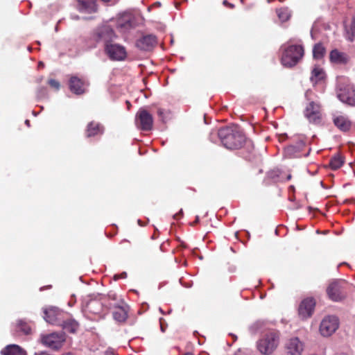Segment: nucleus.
I'll list each match as a JSON object with an SVG mask.
<instances>
[{
    "instance_id": "nucleus-1",
    "label": "nucleus",
    "mask_w": 355,
    "mask_h": 355,
    "mask_svg": "<svg viewBox=\"0 0 355 355\" xmlns=\"http://www.w3.org/2000/svg\"><path fill=\"white\" fill-rule=\"evenodd\" d=\"M220 139L223 146L230 150H235L241 148L245 141V136L238 127H226L218 131H211L209 139L214 141L215 137Z\"/></svg>"
},
{
    "instance_id": "nucleus-2",
    "label": "nucleus",
    "mask_w": 355,
    "mask_h": 355,
    "mask_svg": "<svg viewBox=\"0 0 355 355\" xmlns=\"http://www.w3.org/2000/svg\"><path fill=\"white\" fill-rule=\"evenodd\" d=\"M108 310L109 304H107V298L104 295H89L84 300L83 311L90 320L103 318L107 314Z\"/></svg>"
},
{
    "instance_id": "nucleus-3",
    "label": "nucleus",
    "mask_w": 355,
    "mask_h": 355,
    "mask_svg": "<svg viewBox=\"0 0 355 355\" xmlns=\"http://www.w3.org/2000/svg\"><path fill=\"white\" fill-rule=\"evenodd\" d=\"M337 96L343 103L355 105V88L345 78L338 79Z\"/></svg>"
},
{
    "instance_id": "nucleus-4",
    "label": "nucleus",
    "mask_w": 355,
    "mask_h": 355,
    "mask_svg": "<svg viewBox=\"0 0 355 355\" xmlns=\"http://www.w3.org/2000/svg\"><path fill=\"white\" fill-rule=\"evenodd\" d=\"M284 48L281 58L282 64L286 67H292L297 64L304 55V48L302 45H290Z\"/></svg>"
},
{
    "instance_id": "nucleus-5",
    "label": "nucleus",
    "mask_w": 355,
    "mask_h": 355,
    "mask_svg": "<svg viewBox=\"0 0 355 355\" xmlns=\"http://www.w3.org/2000/svg\"><path fill=\"white\" fill-rule=\"evenodd\" d=\"M293 142L284 148V155L286 157H306L309 154L310 149L307 153L302 154L303 149L306 147V137L303 135H296L293 137Z\"/></svg>"
},
{
    "instance_id": "nucleus-6",
    "label": "nucleus",
    "mask_w": 355,
    "mask_h": 355,
    "mask_svg": "<svg viewBox=\"0 0 355 355\" xmlns=\"http://www.w3.org/2000/svg\"><path fill=\"white\" fill-rule=\"evenodd\" d=\"M279 342L278 333L275 331H270L258 341V350L263 355H270L277 347Z\"/></svg>"
},
{
    "instance_id": "nucleus-7",
    "label": "nucleus",
    "mask_w": 355,
    "mask_h": 355,
    "mask_svg": "<svg viewBox=\"0 0 355 355\" xmlns=\"http://www.w3.org/2000/svg\"><path fill=\"white\" fill-rule=\"evenodd\" d=\"M66 341V335L63 332H53L40 336L41 343L54 350L60 349Z\"/></svg>"
},
{
    "instance_id": "nucleus-8",
    "label": "nucleus",
    "mask_w": 355,
    "mask_h": 355,
    "mask_svg": "<svg viewBox=\"0 0 355 355\" xmlns=\"http://www.w3.org/2000/svg\"><path fill=\"white\" fill-rule=\"evenodd\" d=\"M114 309L112 316L118 323H123L126 321L128 315L129 306L120 299L118 302L110 303L109 309Z\"/></svg>"
},
{
    "instance_id": "nucleus-9",
    "label": "nucleus",
    "mask_w": 355,
    "mask_h": 355,
    "mask_svg": "<svg viewBox=\"0 0 355 355\" xmlns=\"http://www.w3.org/2000/svg\"><path fill=\"white\" fill-rule=\"evenodd\" d=\"M347 283L343 280H336L331 282L327 288L329 297L335 302L342 300L345 295V288Z\"/></svg>"
},
{
    "instance_id": "nucleus-10",
    "label": "nucleus",
    "mask_w": 355,
    "mask_h": 355,
    "mask_svg": "<svg viewBox=\"0 0 355 355\" xmlns=\"http://www.w3.org/2000/svg\"><path fill=\"white\" fill-rule=\"evenodd\" d=\"M116 37L113 29L108 25H103L98 27L94 33V38L97 42H103L105 47L107 44H112L111 42Z\"/></svg>"
},
{
    "instance_id": "nucleus-11",
    "label": "nucleus",
    "mask_w": 355,
    "mask_h": 355,
    "mask_svg": "<svg viewBox=\"0 0 355 355\" xmlns=\"http://www.w3.org/2000/svg\"><path fill=\"white\" fill-rule=\"evenodd\" d=\"M338 318L335 315L326 316L320 325V332L325 337L331 336L338 328Z\"/></svg>"
},
{
    "instance_id": "nucleus-12",
    "label": "nucleus",
    "mask_w": 355,
    "mask_h": 355,
    "mask_svg": "<svg viewBox=\"0 0 355 355\" xmlns=\"http://www.w3.org/2000/svg\"><path fill=\"white\" fill-rule=\"evenodd\" d=\"M137 127L144 131H149L153 125V116L146 110L139 109L135 116Z\"/></svg>"
},
{
    "instance_id": "nucleus-13",
    "label": "nucleus",
    "mask_w": 355,
    "mask_h": 355,
    "mask_svg": "<svg viewBox=\"0 0 355 355\" xmlns=\"http://www.w3.org/2000/svg\"><path fill=\"white\" fill-rule=\"evenodd\" d=\"M105 50L108 57L112 60H123L126 57L124 46L118 44H107Z\"/></svg>"
},
{
    "instance_id": "nucleus-14",
    "label": "nucleus",
    "mask_w": 355,
    "mask_h": 355,
    "mask_svg": "<svg viewBox=\"0 0 355 355\" xmlns=\"http://www.w3.org/2000/svg\"><path fill=\"white\" fill-rule=\"evenodd\" d=\"M137 26L136 19L134 15L130 13L123 14L117 20L116 27L123 32L125 33L130 29Z\"/></svg>"
},
{
    "instance_id": "nucleus-15",
    "label": "nucleus",
    "mask_w": 355,
    "mask_h": 355,
    "mask_svg": "<svg viewBox=\"0 0 355 355\" xmlns=\"http://www.w3.org/2000/svg\"><path fill=\"white\" fill-rule=\"evenodd\" d=\"M315 302L312 297H307L303 300L298 309L299 315L302 318H307L310 317L314 310Z\"/></svg>"
},
{
    "instance_id": "nucleus-16",
    "label": "nucleus",
    "mask_w": 355,
    "mask_h": 355,
    "mask_svg": "<svg viewBox=\"0 0 355 355\" xmlns=\"http://www.w3.org/2000/svg\"><path fill=\"white\" fill-rule=\"evenodd\" d=\"M157 43V37L154 35H146L137 40L136 46L141 50L150 51Z\"/></svg>"
},
{
    "instance_id": "nucleus-17",
    "label": "nucleus",
    "mask_w": 355,
    "mask_h": 355,
    "mask_svg": "<svg viewBox=\"0 0 355 355\" xmlns=\"http://www.w3.org/2000/svg\"><path fill=\"white\" fill-rule=\"evenodd\" d=\"M44 320L50 324L60 325L61 324V321L60 320V315H61V311L55 307H51L44 311Z\"/></svg>"
},
{
    "instance_id": "nucleus-18",
    "label": "nucleus",
    "mask_w": 355,
    "mask_h": 355,
    "mask_svg": "<svg viewBox=\"0 0 355 355\" xmlns=\"http://www.w3.org/2000/svg\"><path fill=\"white\" fill-rule=\"evenodd\" d=\"M288 355H301L303 344L298 338H291L286 346Z\"/></svg>"
},
{
    "instance_id": "nucleus-19",
    "label": "nucleus",
    "mask_w": 355,
    "mask_h": 355,
    "mask_svg": "<svg viewBox=\"0 0 355 355\" xmlns=\"http://www.w3.org/2000/svg\"><path fill=\"white\" fill-rule=\"evenodd\" d=\"M304 114L310 122L318 123L320 118L318 105L313 101L311 102L306 107Z\"/></svg>"
},
{
    "instance_id": "nucleus-20",
    "label": "nucleus",
    "mask_w": 355,
    "mask_h": 355,
    "mask_svg": "<svg viewBox=\"0 0 355 355\" xmlns=\"http://www.w3.org/2000/svg\"><path fill=\"white\" fill-rule=\"evenodd\" d=\"M329 60L334 64H345L348 62L349 57L344 52L334 49L330 52Z\"/></svg>"
},
{
    "instance_id": "nucleus-21",
    "label": "nucleus",
    "mask_w": 355,
    "mask_h": 355,
    "mask_svg": "<svg viewBox=\"0 0 355 355\" xmlns=\"http://www.w3.org/2000/svg\"><path fill=\"white\" fill-rule=\"evenodd\" d=\"M79 11L85 13H94L97 11L96 0H77Z\"/></svg>"
},
{
    "instance_id": "nucleus-22",
    "label": "nucleus",
    "mask_w": 355,
    "mask_h": 355,
    "mask_svg": "<svg viewBox=\"0 0 355 355\" xmlns=\"http://www.w3.org/2000/svg\"><path fill=\"white\" fill-rule=\"evenodd\" d=\"M333 121L334 125L343 132L349 130L352 126L351 121L343 115H334Z\"/></svg>"
},
{
    "instance_id": "nucleus-23",
    "label": "nucleus",
    "mask_w": 355,
    "mask_h": 355,
    "mask_svg": "<svg viewBox=\"0 0 355 355\" xmlns=\"http://www.w3.org/2000/svg\"><path fill=\"white\" fill-rule=\"evenodd\" d=\"M69 86L71 92L76 94L79 95L85 92L84 83L77 76L71 77L69 82Z\"/></svg>"
},
{
    "instance_id": "nucleus-24",
    "label": "nucleus",
    "mask_w": 355,
    "mask_h": 355,
    "mask_svg": "<svg viewBox=\"0 0 355 355\" xmlns=\"http://www.w3.org/2000/svg\"><path fill=\"white\" fill-rule=\"evenodd\" d=\"M2 355H26V351L17 345H9L1 352Z\"/></svg>"
},
{
    "instance_id": "nucleus-25",
    "label": "nucleus",
    "mask_w": 355,
    "mask_h": 355,
    "mask_svg": "<svg viewBox=\"0 0 355 355\" xmlns=\"http://www.w3.org/2000/svg\"><path fill=\"white\" fill-rule=\"evenodd\" d=\"M103 127L98 123L91 122L88 124L86 135L87 137L102 135Z\"/></svg>"
},
{
    "instance_id": "nucleus-26",
    "label": "nucleus",
    "mask_w": 355,
    "mask_h": 355,
    "mask_svg": "<svg viewBox=\"0 0 355 355\" xmlns=\"http://www.w3.org/2000/svg\"><path fill=\"white\" fill-rule=\"evenodd\" d=\"M325 77L326 73L324 69L319 66H315L311 71L310 80L313 83H318L323 80Z\"/></svg>"
},
{
    "instance_id": "nucleus-27",
    "label": "nucleus",
    "mask_w": 355,
    "mask_h": 355,
    "mask_svg": "<svg viewBox=\"0 0 355 355\" xmlns=\"http://www.w3.org/2000/svg\"><path fill=\"white\" fill-rule=\"evenodd\" d=\"M61 325L64 330L72 334L76 333L79 327V324L73 319L63 321Z\"/></svg>"
},
{
    "instance_id": "nucleus-28",
    "label": "nucleus",
    "mask_w": 355,
    "mask_h": 355,
    "mask_svg": "<svg viewBox=\"0 0 355 355\" xmlns=\"http://www.w3.org/2000/svg\"><path fill=\"white\" fill-rule=\"evenodd\" d=\"M243 144L245 145L244 148L248 152V155H245V159L252 160L256 155L252 141L245 138V141H244Z\"/></svg>"
},
{
    "instance_id": "nucleus-29",
    "label": "nucleus",
    "mask_w": 355,
    "mask_h": 355,
    "mask_svg": "<svg viewBox=\"0 0 355 355\" xmlns=\"http://www.w3.org/2000/svg\"><path fill=\"white\" fill-rule=\"evenodd\" d=\"M16 331H19L24 335H28L31 332V327L23 320H19L15 326Z\"/></svg>"
},
{
    "instance_id": "nucleus-30",
    "label": "nucleus",
    "mask_w": 355,
    "mask_h": 355,
    "mask_svg": "<svg viewBox=\"0 0 355 355\" xmlns=\"http://www.w3.org/2000/svg\"><path fill=\"white\" fill-rule=\"evenodd\" d=\"M326 52L325 48L321 43L316 44L313 49V55L315 59H321Z\"/></svg>"
},
{
    "instance_id": "nucleus-31",
    "label": "nucleus",
    "mask_w": 355,
    "mask_h": 355,
    "mask_svg": "<svg viewBox=\"0 0 355 355\" xmlns=\"http://www.w3.org/2000/svg\"><path fill=\"white\" fill-rule=\"evenodd\" d=\"M344 164V160L339 155L332 157L329 161V166L333 170L340 168Z\"/></svg>"
},
{
    "instance_id": "nucleus-32",
    "label": "nucleus",
    "mask_w": 355,
    "mask_h": 355,
    "mask_svg": "<svg viewBox=\"0 0 355 355\" xmlns=\"http://www.w3.org/2000/svg\"><path fill=\"white\" fill-rule=\"evenodd\" d=\"M345 31L347 40L352 42L355 37V19H352L349 26L345 27Z\"/></svg>"
},
{
    "instance_id": "nucleus-33",
    "label": "nucleus",
    "mask_w": 355,
    "mask_h": 355,
    "mask_svg": "<svg viewBox=\"0 0 355 355\" xmlns=\"http://www.w3.org/2000/svg\"><path fill=\"white\" fill-rule=\"evenodd\" d=\"M265 324L266 323L264 321L257 320L250 326V331L252 334H257L263 330Z\"/></svg>"
},
{
    "instance_id": "nucleus-34",
    "label": "nucleus",
    "mask_w": 355,
    "mask_h": 355,
    "mask_svg": "<svg viewBox=\"0 0 355 355\" xmlns=\"http://www.w3.org/2000/svg\"><path fill=\"white\" fill-rule=\"evenodd\" d=\"M277 14L279 19L282 21H286L290 17V14L287 9L286 8H280L277 10Z\"/></svg>"
},
{
    "instance_id": "nucleus-35",
    "label": "nucleus",
    "mask_w": 355,
    "mask_h": 355,
    "mask_svg": "<svg viewBox=\"0 0 355 355\" xmlns=\"http://www.w3.org/2000/svg\"><path fill=\"white\" fill-rule=\"evenodd\" d=\"M105 297L107 298V304H109L110 303L118 302V301L121 299V297L118 298L117 295L113 293H108Z\"/></svg>"
},
{
    "instance_id": "nucleus-36",
    "label": "nucleus",
    "mask_w": 355,
    "mask_h": 355,
    "mask_svg": "<svg viewBox=\"0 0 355 355\" xmlns=\"http://www.w3.org/2000/svg\"><path fill=\"white\" fill-rule=\"evenodd\" d=\"M48 83L49 84V85L51 87L55 88L56 90H58L60 89V83L58 81H57L55 79H50L48 81Z\"/></svg>"
},
{
    "instance_id": "nucleus-37",
    "label": "nucleus",
    "mask_w": 355,
    "mask_h": 355,
    "mask_svg": "<svg viewBox=\"0 0 355 355\" xmlns=\"http://www.w3.org/2000/svg\"><path fill=\"white\" fill-rule=\"evenodd\" d=\"M46 95V89L45 87H40L37 91V96L39 98L44 97Z\"/></svg>"
},
{
    "instance_id": "nucleus-38",
    "label": "nucleus",
    "mask_w": 355,
    "mask_h": 355,
    "mask_svg": "<svg viewBox=\"0 0 355 355\" xmlns=\"http://www.w3.org/2000/svg\"><path fill=\"white\" fill-rule=\"evenodd\" d=\"M157 114L159 116L160 119L163 122H165V119H164L165 113H164V110L163 109L159 108L158 110H157Z\"/></svg>"
},
{
    "instance_id": "nucleus-39",
    "label": "nucleus",
    "mask_w": 355,
    "mask_h": 355,
    "mask_svg": "<svg viewBox=\"0 0 355 355\" xmlns=\"http://www.w3.org/2000/svg\"><path fill=\"white\" fill-rule=\"evenodd\" d=\"M127 277V273L125 272H123L122 273L119 274V275H115L114 276V279L115 280H118L119 279H125Z\"/></svg>"
},
{
    "instance_id": "nucleus-40",
    "label": "nucleus",
    "mask_w": 355,
    "mask_h": 355,
    "mask_svg": "<svg viewBox=\"0 0 355 355\" xmlns=\"http://www.w3.org/2000/svg\"><path fill=\"white\" fill-rule=\"evenodd\" d=\"M223 4L225 6H227L228 8L233 9L234 8V5L233 3H231L228 2L227 0H224L223 1Z\"/></svg>"
},
{
    "instance_id": "nucleus-41",
    "label": "nucleus",
    "mask_w": 355,
    "mask_h": 355,
    "mask_svg": "<svg viewBox=\"0 0 355 355\" xmlns=\"http://www.w3.org/2000/svg\"><path fill=\"white\" fill-rule=\"evenodd\" d=\"M182 214H183L182 209H180L179 213H177L173 215V218L175 220H178L180 217H182Z\"/></svg>"
},
{
    "instance_id": "nucleus-42",
    "label": "nucleus",
    "mask_w": 355,
    "mask_h": 355,
    "mask_svg": "<svg viewBox=\"0 0 355 355\" xmlns=\"http://www.w3.org/2000/svg\"><path fill=\"white\" fill-rule=\"evenodd\" d=\"M35 355H51L46 352H40L35 354Z\"/></svg>"
},
{
    "instance_id": "nucleus-43",
    "label": "nucleus",
    "mask_w": 355,
    "mask_h": 355,
    "mask_svg": "<svg viewBox=\"0 0 355 355\" xmlns=\"http://www.w3.org/2000/svg\"><path fill=\"white\" fill-rule=\"evenodd\" d=\"M198 222H199V216H196V220H195V221H194L193 223H191V225H195V224H197Z\"/></svg>"
},
{
    "instance_id": "nucleus-44",
    "label": "nucleus",
    "mask_w": 355,
    "mask_h": 355,
    "mask_svg": "<svg viewBox=\"0 0 355 355\" xmlns=\"http://www.w3.org/2000/svg\"><path fill=\"white\" fill-rule=\"evenodd\" d=\"M160 327H161L162 331L164 332L165 329H164V327L163 326V324H162V321H160Z\"/></svg>"
},
{
    "instance_id": "nucleus-45",
    "label": "nucleus",
    "mask_w": 355,
    "mask_h": 355,
    "mask_svg": "<svg viewBox=\"0 0 355 355\" xmlns=\"http://www.w3.org/2000/svg\"><path fill=\"white\" fill-rule=\"evenodd\" d=\"M25 123H26V125H27L28 126H29V125H30V121H29V120H28V119H26V120L25 121Z\"/></svg>"
},
{
    "instance_id": "nucleus-46",
    "label": "nucleus",
    "mask_w": 355,
    "mask_h": 355,
    "mask_svg": "<svg viewBox=\"0 0 355 355\" xmlns=\"http://www.w3.org/2000/svg\"><path fill=\"white\" fill-rule=\"evenodd\" d=\"M137 222H138V224H139V225H141V226H143V225H144L141 223V220H138V221H137Z\"/></svg>"
},
{
    "instance_id": "nucleus-47",
    "label": "nucleus",
    "mask_w": 355,
    "mask_h": 355,
    "mask_svg": "<svg viewBox=\"0 0 355 355\" xmlns=\"http://www.w3.org/2000/svg\"><path fill=\"white\" fill-rule=\"evenodd\" d=\"M102 1L105 2V3H108L110 2L111 0H101Z\"/></svg>"
},
{
    "instance_id": "nucleus-48",
    "label": "nucleus",
    "mask_w": 355,
    "mask_h": 355,
    "mask_svg": "<svg viewBox=\"0 0 355 355\" xmlns=\"http://www.w3.org/2000/svg\"><path fill=\"white\" fill-rule=\"evenodd\" d=\"M336 355H347L345 353H338V354H336Z\"/></svg>"
},
{
    "instance_id": "nucleus-49",
    "label": "nucleus",
    "mask_w": 355,
    "mask_h": 355,
    "mask_svg": "<svg viewBox=\"0 0 355 355\" xmlns=\"http://www.w3.org/2000/svg\"><path fill=\"white\" fill-rule=\"evenodd\" d=\"M291 175H288L287 176V180H291Z\"/></svg>"
},
{
    "instance_id": "nucleus-50",
    "label": "nucleus",
    "mask_w": 355,
    "mask_h": 355,
    "mask_svg": "<svg viewBox=\"0 0 355 355\" xmlns=\"http://www.w3.org/2000/svg\"><path fill=\"white\" fill-rule=\"evenodd\" d=\"M73 302H69V306H73Z\"/></svg>"
},
{
    "instance_id": "nucleus-51",
    "label": "nucleus",
    "mask_w": 355,
    "mask_h": 355,
    "mask_svg": "<svg viewBox=\"0 0 355 355\" xmlns=\"http://www.w3.org/2000/svg\"><path fill=\"white\" fill-rule=\"evenodd\" d=\"M73 19H78V16H76L73 17Z\"/></svg>"
}]
</instances>
